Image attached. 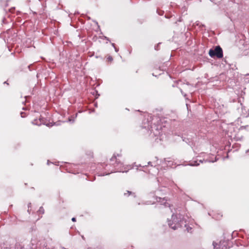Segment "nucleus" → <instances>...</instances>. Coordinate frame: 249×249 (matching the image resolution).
<instances>
[{
	"label": "nucleus",
	"mask_w": 249,
	"mask_h": 249,
	"mask_svg": "<svg viewBox=\"0 0 249 249\" xmlns=\"http://www.w3.org/2000/svg\"><path fill=\"white\" fill-rule=\"evenodd\" d=\"M21 116L22 117H24V116H23V112L21 113Z\"/></svg>",
	"instance_id": "9d476101"
},
{
	"label": "nucleus",
	"mask_w": 249,
	"mask_h": 249,
	"mask_svg": "<svg viewBox=\"0 0 249 249\" xmlns=\"http://www.w3.org/2000/svg\"><path fill=\"white\" fill-rule=\"evenodd\" d=\"M185 223V221L184 222L183 220H180L179 223H177L175 226H172V224H171V223H169V225H170L171 228H172L174 230H176L178 229L179 227L182 226L183 224H184V226H186Z\"/></svg>",
	"instance_id": "f03ea898"
},
{
	"label": "nucleus",
	"mask_w": 249,
	"mask_h": 249,
	"mask_svg": "<svg viewBox=\"0 0 249 249\" xmlns=\"http://www.w3.org/2000/svg\"><path fill=\"white\" fill-rule=\"evenodd\" d=\"M165 206H169L168 203H165Z\"/></svg>",
	"instance_id": "6e6552de"
},
{
	"label": "nucleus",
	"mask_w": 249,
	"mask_h": 249,
	"mask_svg": "<svg viewBox=\"0 0 249 249\" xmlns=\"http://www.w3.org/2000/svg\"><path fill=\"white\" fill-rule=\"evenodd\" d=\"M209 54L212 57L216 56L218 58H221L223 56L222 50L219 46H216L214 50H210Z\"/></svg>",
	"instance_id": "f257e3e1"
},
{
	"label": "nucleus",
	"mask_w": 249,
	"mask_h": 249,
	"mask_svg": "<svg viewBox=\"0 0 249 249\" xmlns=\"http://www.w3.org/2000/svg\"><path fill=\"white\" fill-rule=\"evenodd\" d=\"M173 220L175 221V216H173L172 217Z\"/></svg>",
	"instance_id": "0eeeda50"
},
{
	"label": "nucleus",
	"mask_w": 249,
	"mask_h": 249,
	"mask_svg": "<svg viewBox=\"0 0 249 249\" xmlns=\"http://www.w3.org/2000/svg\"><path fill=\"white\" fill-rule=\"evenodd\" d=\"M189 165L191 166H198L199 165V163L197 161H193L190 162Z\"/></svg>",
	"instance_id": "7ed1b4c3"
},
{
	"label": "nucleus",
	"mask_w": 249,
	"mask_h": 249,
	"mask_svg": "<svg viewBox=\"0 0 249 249\" xmlns=\"http://www.w3.org/2000/svg\"><path fill=\"white\" fill-rule=\"evenodd\" d=\"M71 220L72 221L75 222L76 221V218L74 217H73Z\"/></svg>",
	"instance_id": "423d86ee"
},
{
	"label": "nucleus",
	"mask_w": 249,
	"mask_h": 249,
	"mask_svg": "<svg viewBox=\"0 0 249 249\" xmlns=\"http://www.w3.org/2000/svg\"><path fill=\"white\" fill-rule=\"evenodd\" d=\"M41 209H42V208H40L39 211H42V210H41Z\"/></svg>",
	"instance_id": "9b49d317"
},
{
	"label": "nucleus",
	"mask_w": 249,
	"mask_h": 249,
	"mask_svg": "<svg viewBox=\"0 0 249 249\" xmlns=\"http://www.w3.org/2000/svg\"><path fill=\"white\" fill-rule=\"evenodd\" d=\"M41 209H42V208H40L39 211H42V210H41Z\"/></svg>",
	"instance_id": "f8f14e48"
},
{
	"label": "nucleus",
	"mask_w": 249,
	"mask_h": 249,
	"mask_svg": "<svg viewBox=\"0 0 249 249\" xmlns=\"http://www.w3.org/2000/svg\"><path fill=\"white\" fill-rule=\"evenodd\" d=\"M131 194V192H130L129 191H127V193H124V195H126V194H127L128 195H130Z\"/></svg>",
	"instance_id": "39448f33"
},
{
	"label": "nucleus",
	"mask_w": 249,
	"mask_h": 249,
	"mask_svg": "<svg viewBox=\"0 0 249 249\" xmlns=\"http://www.w3.org/2000/svg\"><path fill=\"white\" fill-rule=\"evenodd\" d=\"M107 60L109 61H111L112 60V58L111 57H110V56H109V57H107Z\"/></svg>",
	"instance_id": "20e7f679"
},
{
	"label": "nucleus",
	"mask_w": 249,
	"mask_h": 249,
	"mask_svg": "<svg viewBox=\"0 0 249 249\" xmlns=\"http://www.w3.org/2000/svg\"><path fill=\"white\" fill-rule=\"evenodd\" d=\"M115 158H116L115 156H113V157H112L111 160H112L113 159H115Z\"/></svg>",
	"instance_id": "1a4fd4ad"
}]
</instances>
